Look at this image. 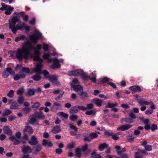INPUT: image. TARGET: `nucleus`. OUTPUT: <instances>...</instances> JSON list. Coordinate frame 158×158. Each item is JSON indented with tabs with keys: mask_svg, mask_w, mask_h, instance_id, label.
Returning <instances> with one entry per match:
<instances>
[{
	"mask_svg": "<svg viewBox=\"0 0 158 158\" xmlns=\"http://www.w3.org/2000/svg\"><path fill=\"white\" fill-rule=\"evenodd\" d=\"M34 48V47L31 45L30 41L26 42L25 46L23 48L18 49L16 53V57L19 60L23 58L27 59L28 55L31 52Z\"/></svg>",
	"mask_w": 158,
	"mask_h": 158,
	"instance_id": "nucleus-1",
	"label": "nucleus"
},
{
	"mask_svg": "<svg viewBox=\"0 0 158 158\" xmlns=\"http://www.w3.org/2000/svg\"><path fill=\"white\" fill-rule=\"evenodd\" d=\"M19 19L16 16L14 17L9 20V29H11L13 33L15 34L16 33V31L21 29V27H20V25L18 24L15 26L16 23L19 21Z\"/></svg>",
	"mask_w": 158,
	"mask_h": 158,
	"instance_id": "nucleus-2",
	"label": "nucleus"
},
{
	"mask_svg": "<svg viewBox=\"0 0 158 158\" xmlns=\"http://www.w3.org/2000/svg\"><path fill=\"white\" fill-rule=\"evenodd\" d=\"M42 67V64H37L35 67L33 69L32 72L36 73V74L34 75L32 77V78L34 80L38 81L41 79V77L40 75L42 73L41 72Z\"/></svg>",
	"mask_w": 158,
	"mask_h": 158,
	"instance_id": "nucleus-3",
	"label": "nucleus"
},
{
	"mask_svg": "<svg viewBox=\"0 0 158 158\" xmlns=\"http://www.w3.org/2000/svg\"><path fill=\"white\" fill-rule=\"evenodd\" d=\"M2 7L0 8L1 10H3V9L6 10L5 13L7 15H9L11 14V11L13 10L14 8L11 7L10 6H7L5 5V3H2Z\"/></svg>",
	"mask_w": 158,
	"mask_h": 158,
	"instance_id": "nucleus-4",
	"label": "nucleus"
},
{
	"mask_svg": "<svg viewBox=\"0 0 158 158\" xmlns=\"http://www.w3.org/2000/svg\"><path fill=\"white\" fill-rule=\"evenodd\" d=\"M42 35L41 33H37L30 35L29 37L32 42L36 43L37 42V40L41 38Z\"/></svg>",
	"mask_w": 158,
	"mask_h": 158,
	"instance_id": "nucleus-5",
	"label": "nucleus"
},
{
	"mask_svg": "<svg viewBox=\"0 0 158 158\" xmlns=\"http://www.w3.org/2000/svg\"><path fill=\"white\" fill-rule=\"evenodd\" d=\"M15 72L10 68H6L2 73V77L4 78H6L10 74H14Z\"/></svg>",
	"mask_w": 158,
	"mask_h": 158,
	"instance_id": "nucleus-6",
	"label": "nucleus"
},
{
	"mask_svg": "<svg viewBox=\"0 0 158 158\" xmlns=\"http://www.w3.org/2000/svg\"><path fill=\"white\" fill-rule=\"evenodd\" d=\"M83 71L81 69H79L73 71H69L68 75L69 76H79L83 74Z\"/></svg>",
	"mask_w": 158,
	"mask_h": 158,
	"instance_id": "nucleus-7",
	"label": "nucleus"
},
{
	"mask_svg": "<svg viewBox=\"0 0 158 158\" xmlns=\"http://www.w3.org/2000/svg\"><path fill=\"white\" fill-rule=\"evenodd\" d=\"M146 154V152L144 150L138 149V151L135 153L134 154L135 158H145L143 157V155Z\"/></svg>",
	"mask_w": 158,
	"mask_h": 158,
	"instance_id": "nucleus-8",
	"label": "nucleus"
},
{
	"mask_svg": "<svg viewBox=\"0 0 158 158\" xmlns=\"http://www.w3.org/2000/svg\"><path fill=\"white\" fill-rule=\"evenodd\" d=\"M33 49H34V53L35 55V56L33 58V60L34 61H39V63L38 64H42L43 60L42 59H40L39 56L40 54V52L37 51L36 49H35L34 47ZM32 50H33V49Z\"/></svg>",
	"mask_w": 158,
	"mask_h": 158,
	"instance_id": "nucleus-9",
	"label": "nucleus"
},
{
	"mask_svg": "<svg viewBox=\"0 0 158 158\" xmlns=\"http://www.w3.org/2000/svg\"><path fill=\"white\" fill-rule=\"evenodd\" d=\"M49 81L54 85H60L59 82L58 81L57 77L53 75H51L48 78Z\"/></svg>",
	"mask_w": 158,
	"mask_h": 158,
	"instance_id": "nucleus-10",
	"label": "nucleus"
},
{
	"mask_svg": "<svg viewBox=\"0 0 158 158\" xmlns=\"http://www.w3.org/2000/svg\"><path fill=\"white\" fill-rule=\"evenodd\" d=\"M21 148L22 151L24 153H29L32 152V149L28 146L24 145Z\"/></svg>",
	"mask_w": 158,
	"mask_h": 158,
	"instance_id": "nucleus-11",
	"label": "nucleus"
},
{
	"mask_svg": "<svg viewBox=\"0 0 158 158\" xmlns=\"http://www.w3.org/2000/svg\"><path fill=\"white\" fill-rule=\"evenodd\" d=\"M61 107L60 104L56 102H54L53 105L51 108V110L52 111H56L60 110Z\"/></svg>",
	"mask_w": 158,
	"mask_h": 158,
	"instance_id": "nucleus-12",
	"label": "nucleus"
},
{
	"mask_svg": "<svg viewBox=\"0 0 158 158\" xmlns=\"http://www.w3.org/2000/svg\"><path fill=\"white\" fill-rule=\"evenodd\" d=\"M132 126V125L130 124L124 125L119 127L117 128V131H122L128 130Z\"/></svg>",
	"mask_w": 158,
	"mask_h": 158,
	"instance_id": "nucleus-13",
	"label": "nucleus"
},
{
	"mask_svg": "<svg viewBox=\"0 0 158 158\" xmlns=\"http://www.w3.org/2000/svg\"><path fill=\"white\" fill-rule=\"evenodd\" d=\"M28 143L31 145H34L37 144L38 143V141L36 137L35 136L33 135L31 138V139L29 140Z\"/></svg>",
	"mask_w": 158,
	"mask_h": 158,
	"instance_id": "nucleus-14",
	"label": "nucleus"
},
{
	"mask_svg": "<svg viewBox=\"0 0 158 158\" xmlns=\"http://www.w3.org/2000/svg\"><path fill=\"white\" fill-rule=\"evenodd\" d=\"M88 145L87 144H85L81 147V152H84V154L86 155L89 153L90 152V149H88Z\"/></svg>",
	"mask_w": 158,
	"mask_h": 158,
	"instance_id": "nucleus-15",
	"label": "nucleus"
},
{
	"mask_svg": "<svg viewBox=\"0 0 158 158\" xmlns=\"http://www.w3.org/2000/svg\"><path fill=\"white\" fill-rule=\"evenodd\" d=\"M3 131L5 134L9 136L11 135L12 134V130L7 126L3 127Z\"/></svg>",
	"mask_w": 158,
	"mask_h": 158,
	"instance_id": "nucleus-16",
	"label": "nucleus"
},
{
	"mask_svg": "<svg viewBox=\"0 0 158 158\" xmlns=\"http://www.w3.org/2000/svg\"><path fill=\"white\" fill-rule=\"evenodd\" d=\"M129 89L134 92H140L142 91L141 87L139 85H134L129 87Z\"/></svg>",
	"mask_w": 158,
	"mask_h": 158,
	"instance_id": "nucleus-17",
	"label": "nucleus"
},
{
	"mask_svg": "<svg viewBox=\"0 0 158 158\" xmlns=\"http://www.w3.org/2000/svg\"><path fill=\"white\" fill-rule=\"evenodd\" d=\"M9 139L12 142H14L13 144L18 145L21 142L19 139H17L14 136H11L9 137Z\"/></svg>",
	"mask_w": 158,
	"mask_h": 158,
	"instance_id": "nucleus-18",
	"label": "nucleus"
},
{
	"mask_svg": "<svg viewBox=\"0 0 158 158\" xmlns=\"http://www.w3.org/2000/svg\"><path fill=\"white\" fill-rule=\"evenodd\" d=\"M33 115L35 117L39 119L43 118L45 117L44 115L43 114V113L42 111L38 112L37 111H35Z\"/></svg>",
	"mask_w": 158,
	"mask_h": 158,
	"instance_id": "nucleus-19",
	"label": "nucleus"
},
{
	"mask_svg": "<svg viewBox=\"0 0 158 158\" xmlns=\"http://www.w3.org/2000/svg\"><path fill=\"white\" fill-rule=\"evenodd\" d=\"M42 145L44 146L48 147H51L53 146V143L52 142L48 141L45 139L43 140Z\"/></svg>",
	"mask_w": 158,
	"mask_h": 158,
	"instance_id": "nucleus-20",
	"label": "nucleus"
},
{
	"mask_svg": "<svg viewBox=\"0 0 158 158\" xmlns=\"http://www.w3.org/2000/svg\"><path fill=\"white\" fill-rule=\"evenodd\" d=\"M73 90L76 92H81L83 91L82 87L79 84L77 85H73L72 87Z\"/></svg>",
	"mask_w": 158,
	"mask_h": 158,
	"instance_id": "nucleus-21",
	"label": "nucleus"
},
{
	"mask_svg": "<svg viewBox=\"0 0 158 158\" xmlns=\"http://www.w3.org/2000/svg\"><path fill=\"white\" fill-rule=\"evenodd\" d=\"M33 130L32 128L30 126H27L25 127V128L23 130L24 133H25L26 132H28L30 134H32L33 132Z\"/></svg>",
	"mask_w": 158,
	"mask_h": 158,
	"instance_id": "nucleus-22",
	"label": "nucleus"
},
{
	"mask_svg": "<svg viewBox=\"0 0 158 158\" xmlns=\"http://www.w3.org/2000/svg\"><path fill=\"white\" fill-rule=\"evenodd\" d=\"M93 101L98 106H100L102 105L103 101L98 98H96L93 100Z\"/></svg>",
	"mask_w": 158,
	"mask_h": 158,
	"instance_id": "nucleus-23",
	"label": "nucleus"
},
{
	"mask_svg": "<svg viewBox=\"0 0 158 158\" xmlns=\"http://www.w3.org/2000/svg\"><path fill=\"white\" fill-rule=\"evenodd\" d=\"M133 122L132 119L129 118H123L121 121V123L122 124H124L126 123H131Z\"/></svg>",
	"mask_w": 158,
	"mask_h": 158,
	"instance_id": "nucleus-24",
	"label": "nucleus"
},
{
	"mask_svg": "<svg viewBox=\"0 0 158 158\" xmlns=\"http://www.w3.org/2000/svg\"><path fill=\"white\" fill-rule=\"evenodd\" d=\"M108 145L106 143H104L100 144L98 147V149L100 151H103L104 149L108 148Z\"/></svg>",
	"mask_w": 158,
	"mask_h": 158,
	"instance_id": "nucleus-25",
	"label": "nucleus"
},
{
	"mask_svg": "<svg viewBox=\"0 0 158 158\" xmlns=\"http://www.w3.org/2000/svg\"><path fill=\"white\" fill-rule=\"evenodd\" d=\"M78 94L81 97V98L83 100H86L88 97L87 93L86 92H81L78 93Z\"/></svg>",
	"mask_w": 158,
	"mask_h": 158,
	"instance_id": "nucleus-26",
	"label": "nucleus"
},
{
	"mask_svg": "<svg viewBox=\"0 0 158 158\" xmlns=\"http://www.w3.org/2000/svg\"><path fill=\"white\" fill-rule=\"evenodd\" d=\"M143 99V98L140 99H137V101L138 103L141 106L143 105H147L149 104L148 102L147 101H144Z\"/></svg>",
	"mask_w": 158,
	"mask_h": 158,
	"instance_id": "nucleus-27",
	"label": "nucleus"
},
{
	"mask_svg": "<svg viewBox=\"0 0 158 158\" xmlns=\"http://www.w3.org/2000/svg\"><path fill=\"white\" fill-rule=\"evenodd\" d=\"M88 135V132H85L83 133V136L84 137L83 140L85 142H90L91 141V139L87 136Z\"/></svg>",
	"mask_w": 158,
	"mask_h": 158,
	"instance_id": "nucleus-28",
	"label": "nucleus"
},
{
	"mask_svg": "<svg viewBox=\"0 0 158 158\" xmlns=\"http://www.w3.org/2000/svg\"><path fill=\"white\" fill-rule=\"evenodd\" d=\"M61 130L59 126H56L54 127L52 129V132L54 134H56L60 132Z\"/></svg>",
	"mask_w": 158,
	"mask_h": 158,
	"instance_id": "nucleus-29",
	"label": "nucleus"
},
{
	"mask_svg": "<svg viewBox=\"0 0 158 158\" xmlns=\"http://www.w3.org/2000/svg\"><path fill=\"white\" fill-rule=\"evenodd\" d=\"M60 65L59 64V60L58 59V62H55L51 66V68L52 69H55L56 68H59Z\"/></svg>",
	"mask_w": 158,
	"mask_h": 158,
	"instance_id": "nucleus-30",
	"label": "nucleus"
},
{
	"mask_svg": "<svg viewBox=\"0 0 158 158\" xmlns=\"http://www.w3.org/2000/svg\"><path fill=\"white\" fill-rule=\"evenodd\" d=\"M70 111L71 113H75L79 111L77 106H76L70 109Z\"/></svg>",
	"mask_w": 158,
	"mask_h": 158,
	"instance_id": "nucleus-31",
	"label": "nucleus"
},
{
	"mask_svg": "<svg viewBox=\"0 0 158 158\" xmlns=\"http://www.w3.org/2000/svg\"><path fill=\"white\" fill-rule=\"evenodd\" d=\"M31 103L33 104L32 102H31ZM41 106V104L40 102H36L33 103V105L32 106V108L34 110H37L38 108L39 107Z\"/></svg>",
	"mask_w": 158,
	"mask_h": 158,
	"instance_id": "nucleus-32",
	"label": "nucleus"
},
{
	"mask_svg": "<svg viewBox=\"0 0 158 158\" xmlns=\"http://www.w3.org/2000/svg\"><path fill=\"white\" fill-rule=\"evenodd\" d=\"M34 153L37 154L42 149V147L40 145H36L34 147Z\"/></svg>",
	"mask_w": 158,
	"mask_h": 158,
	"instance_id": "nucleus-33",
	"label": "nucleus"
},
{
	"mask_svg": "<svg viewBox=\"0 0 158 158\" xmlns=\"http://www.w3.org/2000/svg\"><path fill=\"white\" fill-rule=\"evenodd\" d=\"M96 74L93 73H91L89 76V79L92 80L94 82H96Z\"/></svg>",
	"mask_w": 158,
	"mask_h": 158,
	"instance_id": "nucleus-34",
	"label": "nucleus"
},
{
	"mask_svg": "<svg viewBox=\"0 0 158 158\" xmlns=\"http://www.w3.org/2000/svg\"><path fill=\"white\" fill-rule=\"evenodd\" d=\"M75 156L80 157L81 156V149L80 148H77L75 150Z\"/></svg>",
	"mask_w": 158,
	"mask_h": 158,
	"instance_id": "nucleus-35",
	"label": "nucleus"
},
{
	"mask_svg": "<svg viewBox=\"0 0 158 158\" xmlns=\"http://www.w3.org/2000/svg\"><path fill=\"white\" fill-rule=\"evenodd\" d=\"M12 113V111L9 109H5L2 113V116H6L10 115Z\"/></svg>",
	"mask_w": 158,
	"mask_h": 158,
	"instance_id": "nucleus-36",
	"label": "nucleus"
},
{
	"mask_svg": "<svg viewBox=\"0 0 158 158\" xmlns=\"http://www.w3.org/2000/svg\"><path fill=\"white\" fill-rule=\"evenodd\" d=\"M26 38V37L24 35H23L19 36H18L15 38V40L16 42H18L19 41H23Z\"/></svg>",
	"mask_w": 158,
	"mask_h": 158,
	"instance_id": "nucleus-37",
	"label": "nucleus"
},
{
	"mask_svg": "<svg viewBox=\"0 0 158 158\" xmlns=\"http://www.w3.org/2000/svg\"><path fill=\"white\" fill-rule=\"evenodd\" d=\"M19 106L16 102H14L11 104L10 107V109H18L19 108Z\"/></svg>",
	"mask_w": 158,
	"mask_h": 158,
	"instance_id": "nucleus-38",
	"label": "nucleus"
},
{
	"mask_svg": "<svg viewBox=\"0 0 158 158\" xmlns=\"http://www.w3.org/2000/svg\"><path fill=\"white\" fill-rule=\"evenodd\" d=\"M75 143L73 142L69 143L67 145V148L69 149L70 151L71 150L74 148Z\"/></svg>",
	"mask_w": 158,
	"mask_h": 158,
	"instance_id": "nucleus-39",
	"label": "nucleus"
},
{
	"mask_svg": "<svg viewBox=\"0 0 158 158\" xmlns=\"http://www.w3.org/2000/svg\"><path fill=\"white\" fill-rule=\"evenodd\" d=\"M20 27H21L20 30L24 28L25 30L27 31H30V27L28 26H26L24 23H23L22 25H20Z\"/></svg>",
	"mask_w": 158,
	"mask_h": 158,
	"instance_id": "nucleus-40",
	"label": "nucleus"
},
{
	"mask_svg": "<svg viewBox=\"0 0 158 158\" xmlns=\"http://www.w3.org/2000/svg\"><path fill=\"white\" fill-rule=\"evenodd\" d=\"M35 91L34 89H29L27 91V94L28 96H32L34 95Z\"/></svg>",
	"mask_w": 158,
	"mask_h": 158,
	"instance_id": "nucleus-41",
	"label": "nucleus"
},
{
	"mask_svg": "<svg viewBox=\"0 0 158 158\" xmlns=\"http://www.w3.org/2000/svg\"><path fill=\"white\" fill-rule=\"evenodd\" d=\"M127 138L128 142H131L135 138L134 136L132 135H129L127 136Z\"/></svg>",
	"mask_w": 158,
	"mask_h": 158,
	"instance_id": "nucleus-42",
	"label": "nucleus"
},
{
	"mask_svg": "<svg viewBox=\"0 0 158 158\" xmlns=\"http://www.w3.org/2000/svg\"><path fill=\"white\" fill-rule=\"evenodd\" d=\"M79 83H80L77 79L75 78L73 79L72 81V83L71 84L72 87H73V85H77L79 84Z\"/></svg>",
	"mask_w": 158,
	"mask_h": 158,
	"instance_id": "nucleus-43",
	"label": "nucleus"
},
{
	"mask_svg": "<svg viewBox=\"0 0 158 158\" xmlns=\"http://www.w3.org/2000/svg\"><path fill=\"white\" fill-rule=\"evenodd\" d=\"M24 89L21 88L18 89L17 91V94L19 95H22L23 93Z\"/></svg>",
	"mask_w": 158,
	"mask_h": 158,
	"instance_id": "nucleus-44",
	"label": "nucleus"
},
{
	"mask_svg": "<svg viewBox=\"0 0 158 158\" xmlns=\"http://www.w3.org/2000/svg\"><path fill=\"white\" fill-rule=\"evenodd\" d=\"M24 100V98L23 96H20L18 98L17 101L19 104H23Z\"/></svg>",
	"mask_w": 158,
	"mask_h": 158,
	"instance_id": "nucleus-45",
	"label": "nucleus"
},
{
	"mask_svg": "<svg viewBox=\"0 0 158 158\" xmlns=\"http://www.w3.org/2000/svg\"><path fill=\"white\" fill-rule=\"evenodd\" d=\"M77 118L78 116L76 114L71 115L69 117V118L72 121H76Z\"/></svg>",
	"mask_w": 158,
	"mask_h": 158,
	"instance_id": "nucleus-46",
	"label": "nucleus"
},
{
	"mask_svg": "<svg viewBox=\"0 0 158 158\" xmlns=\"http://www.w3.org/2000/svg\"><path fill=\"white\" fill-rule=\"evenodd\" d=\"M70 128L72 130H73L77 132L78 131V128H77L76 126H74L71 123H69V124Z\"/></svg>",
	"mask_w": 158,
	"mask_h": 158,
	"instance_id": "nucleus-47",
	"label": "nucleus"
},
{
	"mask_svg": "<svg viewBox=\"0 0 158 158\" xmlns=\"http://www.w3.org/2000/svg\"><path fill=\"white\" fill-rule=\"evenodd\" d=\"M89 136L91 138V139H94L97 137L98 135L96 133L93 132L89 134Z\"/></svg>",
	"mask_w": 158,
	"mask_h": 158,
	"instance_id": "nucleus-48",
	"label": "nucleus"
},
{
	"mask_svg": "<svg viewBox=\"0 0 158 158\" xmlns=\"http://www.w3.org/2000/svg\"><path fill=\"white\" fill-rule=\"evenodd\" d=\"M115 149L116 150L118 155H120V150L121 149V147L118 146H116L114 147Z\"/></svg>",
	"mask_w": 158,
	"mask_h": 158,
	"instance_id": "nucleus-49",
	"label": "nucleus"
},
{
	"mask_svg": "<svg viewBox=\"0 0 158 158\" xmlns=\"http://www.w3.org/2000/svg\"><path fill=\"white\" fill-rule=\"evenodd\" d=\"M14 91L13 90H10L7 94V96L10 98H12L14 97Z\"/></svg>",
	"mask_w": 158,
	"mask_h": 158,
	"instance_id": "nucleus-50",
	"label": "nucleus"
},
{
	"mask_svg": "<svg viewBox=\"0 0 158 158\" xmlns=\"http://www.w3.org/2000/svg\"><path fill=\"white\" fill-rule=\"evenodd\" d=\"M37 121L36 118L35 117H32L31 118L29 122V123L31 124H33L35 122Z\"/></svg>",
	"mask_w": 158,
	"mask_h": 158,
	"instance_id": "nucleus-51",
	"label": "nucleus"
},
{
	"mask_svg": "<svg viewBox=\"0 0 158 158\" xmlns=\"http://www.w3.org/2000/svg\"><path fill=\"white\" fill-rule=\"evenodd\" d=\"M22 71L23 72L26 73H29L30 72V70L29 68L25 67H23L22 69Z\"/></svg>",
	"mask_w": 158,
	"mask_h": 158,
	"instance_id": "nucleus-52",
	"label": "nucleus"
},
{
	"mask_svg": "<svg viewBox=\"0 0 158 158\" xmlns=\"http://www.w3.org/2000/svg\"><path fill=\"white\" fill-rule=\"evenodd\" d=\"M42 73L44 75V77L47 78L48 79L49 77H50V76L49 75V72L46 70H44Z\"/></svg>",
	"mask_w": 158,
	"mask_h": 158,
	"instance_id": "nucleus-53",
	"label": "nucleus"
},
{
	"mask_svg": "<svg viewBox=\"0 0 158 158\" xmlns=\"http://www.w3.org/2000/svg\"><path fill=\"white\" fill-rule=\"evenodd\" d=\"M79 111L81 110L85 111L87 110V108L83 106H77Z\"/></svg>",
	"mask_w": 158,
	"mask_h": 158,
	"instance_id": "nucleus-54",
	"label": "nucleus"
},
{
	"mask_svg": "<svg viewBox=\"0 0 158 158\" xmlns=\"http://www.w3.org/2000/svg\"><path fill=\"white\" fill-rule=\"evenodd\" d=\"M157 129V125L155 124H153L151 127V129L152 131H154Z\"/></svg>",
	"mask_w": 158,
	"mask_h": 158,
	"instance_id": "nucleus-55",
	"label": "nucleus"
},
{
	"mask_svg": "<svg viewBox=\"0 0 158 158\" xmlns=\"http://www.w3.org/2000/svg\"><path fill=\"white\" fill-rule=\"evenodd\" d=\"M96 112L93 110L87 111L85 112V114L87 115H90L92 114H94Z\"/></svg>",
	"mask_w": 158,
	"mask_h": 158,
	"instance_id": "nucleus-56",
	"label": "nucleus"
},
{
	"mask_svg": "<svg viewBox=\"0 0 158 158\" xmlns=\"http://www.w3.org/2000/svg\"><path fill=\"white\" fill-rule=\"evenodd\" d=\"M108 103L109 106H108V108H112V107H115L118 106L117 103H111L109 102H108Z\"/></svg>",
	"mask_w": 158,
	"mask_h": 158,
	"instance_id": "nucleus-57",
	"label": "nucleus"
},
{
	"mask_svg": "<svg viewBox=\"0 0 158 158\" xmlns=\"http://www.w3.org/2000/svg\"><path fill=\"white\" fill-rule=\"evenodd\" d=\"M144 148L145 149L148 151H151L152 150V146L149 145H147Z\"/></svg>",
	"mask_w": 158,
	"mask_h": 158,
	"instance_id": "nucleus-58",
	"label": "nucleus"
},
{
	"mask_svg": "<svg viewBox=\"0 0 158 158\" xmlns=\"http://www.w3.org/2000/svg\"><path fill=\"white\" fill-rule=\"evenodd\" d=\"M48 62H58V59L56 58H54L52 59H48Z\"/></svg>",
	"mask_w": 158,
	"mask_h": 158,
	"instance_id": "nucleus-59",
	"label": "nucleus"
},
{
	"mask_svg": "<svg viewBox=\"0 0 158 158\" xmlns=\"http://www.w3.org/2000/svg\"><path fill=\"white\" fill-rule=\"evenodd\" d=\"M61 116L63 117L64 118H67L68 117V114L63 112H60V113Z\"/></svg>",
	"mask_w": 158,
	"mask_h": 158,
	"instance_id": "nucleus-60",
	"label": "nucleus"
},
{
	"mask_svg": "<svg viewBox=\"0 0 158 158\" xmlns=\"http://www.w3.org/2000/svg\"><path fill=\"white\" fill-rule=\"evenodd\" d=\"M50 56V54L49 53L44 54L43 56L44 59H48Z\"/></svg>",
	"mask_w": 158,
	"mask_h": 158,
	"instance_id": "nucleus-61",
	"label": "nucleus"
},
{
	"mask_svg": "<svg viewBox=\"0 0 158 158\" xmlns=\"http://www.w3.org/2000/svg\"><path fill=\"white\" fill-rule=\"evenodd\" d=\"M153 112V110H147L145 111V113L147 114H150Z\"/></svg>",
	"mask_w": 158,
	"mask_h": 158,
	"instance_id": "nucleus-62",
	"label": "nucleus"
},
{
	"mask_svg": "<svg viewBox=\"0 0 158 158\" xmlns=\"http://www.w3.org/2000/svg\"><path fill=\"white\" fill-rule=\"evenodd\" d=\"M129 116L131 118L135 119L136 118V116L134 114L131 112L129 113Z\"/></svg>",
	"mask_w": 158,
	"mask_h": 158,
	"instance_id": "nucleus-63",
	"label": "nucleus"
},
{
	"mask_svg": "<svg viewBox=\"0 0 158 158\" xmlns=\"http://www.w3.org/2000/svg\"><path fill=\"white\" fill-rule=\"evenodd\" d=\"M55 152L56 153L58 154H60L63 152L62 150L59 148L56 149Z\"/></svg>",
	"mask_w": 158,
	"mask_h": 158,
	"instance_id": "nucleus-64",
	"label": "nucleus"
}]
</instances>
